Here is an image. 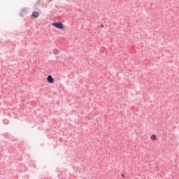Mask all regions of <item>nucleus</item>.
Listing matches in <instances>:
<instances>
[{
	"label": "nucleus",
	"mask_w": 179,
	"mask_h": 179,
	"mask_svg": "<svg viewBox=\"0 0 179 179\" xmlns=\"http://www.w3.org/2000/svg\"><path fill=\"white\" fill-rule=\"evenodd\" d=\"M38 16H40V14L38 13V12H34L31 14V17H34L35 19H37Z\"/></svg>",
	"instance_id": "nucleus-3"
},
{
	"label": "nucleus",
	"mask_w": 179,
	"mask_h": 179,
	"mask_svg": "<svg viewBox=\"0 0 179 179\" xmlns=\"http://www.w3.org/2000/svg\"><path fill=\"white\" fill-rule=\"evenodd\" d=\"M101 27H104V25L101 24Z\"/></svg>",
	"instance_id": "nucleus-6"
},
{
	"label": "nucleus",
	"mask_w": 179,
	"mask_h": 179,
	"mask_svg": "<svg viewBox=\"0 0 179 179\" xmlns=\"http://www.w3.org/2000/svg\"><path fill=\"white\" fill-rule=\"evenodd\" d=\"M150 139H152V141H156L157 139V137L156 136V135L153 134L150 136Z\"/></svg>",
	"instance_id": "nucleus-4"
},
{
	"label": "nucleus",
	"mask_w": 179,
	"mask_h": 179,
	"mask_svg": "<svg viewBox=\"0 0 179 179\" xmlns=\"http://www.w3.org/2000/svg\"><path fill=\"white\" fill-rule=\"evenodd\" d=\"M52 25L57 27V29H64V24L61 22H53Z\"/></svg>",
	"instance_id": "nucleus-1"
},
{
	"label": "nucleus",
	"mask_w": 179,
	"mask_h": 179,
	"mask_svg": "<svg viewBox=\"0 0 179 179\" xmlns=\"http://www.w3.org/2000/svg\"><path fill=\"white\" fill-rule=\"evenodd\" d=\"M53 52H54V54H59V51L58 50H57V49H55L53 50Z\"/></svg>",
	"instance_id": "nucleus-5"
},
{
	"label": "nucleus",
	"mask_w": 179,
	"mask_h": 179,
	"mask_svg": "<svg viewBox=\"0 0 179 179\" xmlns=\"http://www.w3.org/2000/svg\"><path fill=\"white\" fill-rule=\"evenodd\" d=\"M122 177H125V176H124V174H122Z\"/></svg>",
	"instance_id": "nucleus-7"
},
{
	"label": "nucleus",
	"mask_w": 179,
	"mask_h": 179,
	"mask_svg": "<svg viewBox=\"0 0 179 179\" xmlns=\"http://www.w3.org/2000/svg\"><path fill=\"white\" fill-rule=\"evenodd\" d=\"M47 80H48V83H54V78H52V76H48L47 77Z\"/></svg>",
	"instance_id": "nucleus-2"
},
{
	"label": "nucleus",
	"mask_w": 179,
	"mask_h": 179,
	"mask_svg": "<svg viewBox=\"0 0 179 179\" xmlns=\"http://www.w3.org/2000/svg\"><path fill=\"white\" fill-rule=\"evenodd\" d=\"M50 1H52V0H50Z\"/></svg>",
	"instance_id": "nucleus-8"
}]
</instances>
